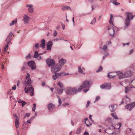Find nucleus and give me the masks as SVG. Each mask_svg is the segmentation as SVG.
Segmentation results:
<instances>
[{
    "instance_id": "f257e3e1",
    "label": "nucleus",
    "mask_w": 135,
    "mask_h": 135,
    "mask_svg": "<svg viewBox=\"0 0 135 135\" xmlns=\"http://www.w3.org/2000/svg\"><path fill=\"white\" fill-rule=\"evenodd\" d=\"M51 70L53 73L55 74L54 75L52 78L54 80L59 78V73H58L59 71V65L58 64H55L51 68Z\"/></svg>"
},
{
    "instance_id": "f03ea898",
    "label": "nucleus",
    "mask_w": 135,
    "mask_h": 135,
    "mask_svg": "<svg viewBox=\"0 0 135 135\" xmlns=\"http://www.w3.org/2000/svg\"><path fill=\"white\" fill-rule=\"evenodd\" d=\"M126 14L127 16L124 21V23L126 26L125 27H127L130 25V21L133 20L134 16L132 13L130 12H127L126 13Z\"/></svg>"
},
{
    "instance_id": "7ed1b4c3",
    "label": "nucleus",
    "mask_w": 135,
    "mask_h": 135,
    "mask_svg": "<svg viewBox=\"0 0 135 135\" xmlns=\"http://www.w3.org/2000/svg\"><path fill=\"white\" fill-rule=\"evenodd\" d=\"M79 92L78 88L75 87H68L67 88L65 91V93L68 95L74 94Z\"/></svg>"
},
{
    "instance_id": "20e7f679",
    "label": "nucleus",
    "mask_w": 135,
    "mask_h": 135,
    "mask_svg": "<svg viewBox=\"0 0 135 135\" xmlns=\"http://www.w3.org/2000/svg\"><path fill=\"white\" fill-rule=\"evenodd\" d=\"M132 75V73L130 70L127 71L123 74L120 72L119 78V79H122L125 78L129 77L131 76Z\"/></svg>"
},
{
    "instance_id": "39448f33",
    "label": "nucleus",
    "mask_w": 135,
    "mask_h": 135,
    "mask_svg": "<svg viewBox=\"0 0 135 135\" xmlns=\"http://www.w3.org/2000/svg\"><path fill=\"white\" fill-rule=\"evenodd\" d=\"M82 85H81L78 88L79 92L81 90L84 88H89L90 83L89 81L85 80L82 83Z\"/></svg>"
},
{
    "instance_id": "423d86ee",
    "label": "nucleus",
    "mask_w": 135,
    "mask_h": 135,
    "mask_svg": "<svg viewBox=\"0 0 135 135\" xmlns=\"http://www.w3.org/2000/svg\"><path fill=\"white\" fill-rule=\"evenodd\" d=\"M13 35V34L12 32H10L6 40V41L7 43V44L4 50L5 52L8 49V44H10L11 43L10 41L12 40L11 37Z\"/></svg>"
},
{
    "instance_id": "0eeeda50",
    "label": "nucleus",
    "mask_w": 135,
    "mask_h": 135,
    "mask_svg": "<svg viewBox=\"0 0 135 135\" xmlns=\"http://www.w3.org/2000/svg\"><path fill=\"white\" fill-rule=\"evenodd\" d=\"M27 86H26L24 89L25 92L26 93H30V94L31 96L33 95L34 94V88L32 86L27 88Z\"/></svg>"
},
{
    "instance_id": "6e6552de",
    "label": "nucleus",
    "mask_w": 135,
    "mask_h": 135,
    "mask_svg": "<svg viewBox=\"0 0 135 135\" xmlns=\"http://www.w3.org/2000/svg\"><path fill=\"white\" fill-rule=\"evenodd\" d=\"M46 61L49 67L51 66L52 67L55 64L54 60L53 59H48Z\"/></svg>"
},
{
    "instance_id": "1a4fd4ad",
    "label": "nucleus",
    "mask_w": 135,
    "mask_h": 135,
    "mask_svg": "<svg viewBox=\"0 0 135 135\" xmlns=\"http://www.w3.org/2000/svg\"><path fill=\"white\" fill-rule=\"evenodd\" d=\"M30 75L28 73L26 76V80L25 81V84L28 86H30L32 82L31 79L30 78Z\"/></svg>"
},
{
    "instance_id": "9d476101",
    "label": "nucleus",
    "mask_w": 135,
    "mask_h": 135,
    "mask_svg": "<svg viewBox=\"0 0 135 135\" xmlns=\"http://www.w3.org/2000/svg\"><path fill=\"white\" fill-rule=\"evenodd\" d=\"M120 72L119 71L116 72H110L108 74V76L109 78H112L115 76L117 75L119 76L120 75Z\"/></svg>"
},
{
    "instance_id": "9b49d317",
    "label": "nucleus",
    "mask_w": 135,
    "mask_h": 135,
    "mask_svg": "<svg viewBox=\"0 0 135 135\" xmlns=\"http://www.w3.org/2000/svg\"><path fill=\"white\" fill-rule=\"evenodd\" d=\"M135 106V102L131 103L130 104H128L125 106V108L129 110H131Z\"/></svg>"
},
{
    "instance_id": "f8f14e48",
    "label": "nucleus",
    "mask_w": 135,
    "mask_h": 135,
    "mask_svg": "<svg viewBox=\"0 0 135 135\" xmlns=\"http://www.w3.org/2000/svg\"><path fill=\"white\" fill-rule=\"evenodd\" d=\"M28 65L32 70H33L36 69L35 62L34 61H29Z\"/></svg>"
},
{
    "instance_id": "ddd939ff",
    "label": "nucleus",
    "mask_w": 135,
    "mask_h": 135,
    "mask_svg": "<svg viewBox=\"0 0 135 135\" xmlns=\"http://www.w3.org/2000/svg\"><path fill=\"white\" fill-rule=\"evenodd\" d=\"M30 20V17L27 15H25L23 16V20L24 23L25 24H27L29 22Z\"/></svg>"
},
{
    "instance_id": "4468645a",
    "label": "nucleus",
    "mask_w": 135,
    "mask_h": 135,
    "mask_svg": "<svg viewBox=\"0 0 135 135\" xmlns=\"http://www.w3.org/2000/svg\"><path fill=\"white\" fill-rule=\"evenodd\" d=\"M66 62V60L64 59H61L60 60V70Z\"/></svg>"
},
{
    "instance_id": "2eb2a0df",
    "label": "nucleus",
    "mask_w": 135,
    "mask_h": 135,
    "mask_svg": "<svg viewBox=\"0 0 135 135\" xmlns=\"http://www.w3.org/2000/svg\"><path fill=\"white\" fill-rule=\"evenodd\" d=\"M100 87L102 89H108L110 87L108 83H105L101 85Z\"/></svg>"
},
{
    "instance_id": "dca6fc26",
    "label": "nucleus",
    "mask_w": 135,
    "mask_h": 135,
    "mask_svg": "<svg viewBox=\"0 0 135 135\" xmlns=\"http://www.w3.org/2000/svg\"><path fill=\"white\" fill-rule=\"evenodd\" d=\"M117 107V105L115 104H112L109 106V109L111 112H114Z\"/></svg>"
},
{
    "instance_id": "f3484780",
    "label": "nucleus",
    "mask_w": 135,
    "mask_h": 135,
    "mask_svg": "<svg viewBox=\"0 0 135 135\" xmlns=\"http://www.w3.org/2000/svg\"><path fill=\"white\" fill-rule=\"evenodd\" d=\"M33 57L38 60H41V56L38 54V52L36 51H35Z\"/></svg>"
},
{
    "instance_id": "a211bd4d",
    "label": "nucleus",
    "mask_w": 135,
    "mask_h": 135,
    "mask_svg": "<svg viewBox=\"0 0 135 135\" xmlns=\"http://www.w3.org/2000/svg\"><path fill=\"white\" fill-rule=\"evenodd\" d=\"M64 89V87L63 84L60 82V94L62 93Z\"/></svg>"
},
{
    "instance_id": "6ab92c4d",
    "label": "nucleus",
    "mask_w": 135,
    "mask_h": 135,
    "mask_svg": "<svg viewBox=\"0 0 135 135\" xmlns=\"http://www.w3.org/2000/svg\"><path fill=\"white\" fill-rule=\"evenodd\" d=\"M26 6L29 7L28 10L30 12L32 13L33 12V6L32 5H26Z\"/></svg>"
},
{
    "instance_id": "aec40b11",
    "label": "nucleus",
    "mask_w": 135,
    "mask_h": 135,
    "mask_svg": "<svg viewBox=\"0 0 135 135\" xmlns=\"http://www.w3.org/2000/svg\"><path fill=\"white\" fill-rule=\"evenodd\" d=\"M55 107V105H53L52 103H50L49 104L47 105V107L49 110L50 111Z\"/></svg>"
},
{
    "instance_id": "412c9836",
    "label": "nucleus",
    "mask_w": 135,
    "mask_h": 135,
    "mask_svg": "<svg viewBox=\"0 0 135 135\" xmlns=\"http://www.w3.org/2000/svg\"><path fill=\"white\" fill-rule=\"evenodd\" d=\"M45 40L44 39H42L41 41L40 46L43 49L45 47Z\"/></svg>"
},
{
    "instance_id": "4be33fe9",
    "label": "nucleus",
    "mask_w": 135,
    "mask_h": 135,
    "mask_svg": "<svg viewBox=\"0 0 135 135\" xmlns=\"http://www.w3.org/2000/svg\"><path fill=\"white\" fill-rule=\"evenodd\" d=\"M113 15L112 14H111L110 15V19L109 23L112 26H114V24L113 23Z\"/></svg>"
},
{
    "instance_id": "5701e85b",
    "label": "nucleus",
    "mask_w": 135,
    "mask_h": 135,
    "mask_svg": "<svg viewBox=\"0 0 135 135\" xmlns=\"http://www.w3.org/2000/svg\"><path fill=\"white\" fill-rule=\"evenodd\" d=\"M121 126V124L120 123H118V124H116L115 126V127H114V129H117L119 131L120 128Z\"/></svg>"
},
{
    "instance_id": "b1692460",
    "label": "nucleus",
    "mask_w": 135,
    "mask_h": 135,
    "mask_svg": "<svg viewBox=\"0 0 135 135\" xmlns=\"http://www.w3.org/2000/svg\"><path fill=\"white\" fill-rule=\"evenodd\" d=\"M15 126L16 128H18L19 127V119H15Z\"/></svg>"
},
{
    "instance_id": "393cba45",
    "label": "nucleus",
    "mask_w": 135,
    "mask_h": 135,
    "mask_svg": "<svg viewBox=\"0 0 135 135\" xmlns=\"http://www.w3.org/2000/svg\"><path fill=\"white\" fill-rule=\"evenodd\" d=\"M108 46L107 45H104L102 47H101L100 46L99 48L102 49L104 51H105L107 50Z\"/></svg>"
},
{
    "instance_id": "a878e982",
    "label": "nucleus",
    "mask_w": 135,
    "mask_h": 135,
    "mask_svg": "<svg viewBox=\"0 0 135 135\" xmlns=\"http://www.w3.org/2000/svg\"><path fill=\"white\" fill-rule=\"evenodd\" d=\"M115 33V30L113 28H112L109 31V34L111 36H113Z\"/></svg>"
},
{
    "instance_id": "bb28decb",
    "label": "nucleus",
    "mask_w": 135,
    "mask_h": 135,
    "mask_svg": "<svg viewBox=\"0 0 135 135\" xmlns=\"http://www.w3.org/2000/svg\"><path fill=\"white\" fill-rule=\"evenodd\" d=\"M78 70V72L79 73L84 75L85 74V73L83 71V70L82 69H81V67H79Z\"/></svg>"
},
{
    "instance_id": "cd10ccee",
    "label": "nucleus",
    "mask_w": 135,
    "mask_h": 135,
    "mask_svg": "<svg viewBox=\"0 0 135 135\" xmlns=\"http://www.w3.org/2000/svg\"><path fill=\"white\" fill-rule=\"evenodd\" d=\"M62 9L63 10V11H64L65 10H68V9H69L70 10H71V9L70 7L69 6H65L64 7H63Z\"/></svg>"
},
{
    "instance_id": "c85d7f7f",
    "label": "nucleus",
    "mask_w": 135,
    "mask_h": 135,
    "mask_svg": "<svg viewBox=\"0 0 135 135\" xmlns=\"http://www.w3.org/2000/svg\"><path fill=\"white\" fill-rule=\"evenodd\" d=\"M111 2H112L113 4L115 5H118L120 4V3H118L117 2L116 0H113L112 1H111Z\"/></svg>"
},
{
    "instance_id": "c756f323",
    "label": "nucleus",
    "mask_w": 135,
    "mask_h": 135,
    "mask_svg": "<svg viewBox=\"0 0 135 135\" xmlns=\"http://www.w3.org/2000/svg\"><path fill=\"white\" fill-rule=\"evenodd\" d=\"M17 21V20L16 19L15 20L13 21L12 22L10 23L9 25L10 26H12L15 23H16Z\"/></svg>"
},
{
    "instance_id": "7c9ffc66",
    "label": "nucleus",
    "mask_w": 135,
    "mask_h": 135,
    "mask_svg": "<svg viewBox=\"0 0 135 135\" xmlns=\"http://www.w3.org/2000/svg\"><path fill=\"white\" fill-rule=\"evenodd\" d=\"M96 18L95 17H94L91 22L90 24L93 25L96 22Z\"/></svg>"
},
{
    "instance_id": "2f4dec72",
    "label": "nucleus",
    "mask_w": 135,
    "mask_h": 135,
    "mask_svg": "<svg viewBox=\"0 0 135 135\" xmlns=\"http://www.w3.org/2000/svg\"><path fill=\"white\" fill-rule=\"evenodd\" d=\"M130 90L128 86H127L125 87V89L124 92L126 93H127L128 92V91Z\"/></svg>"
},
{
    "instance_id": "473e14b6",
    "label": "nucleus",
    "mask_w": 135,
    "mask_h": 135,
    "mask_svg": "<svg viewBox=\"0 0 135 135\" xmlns=\"http://www.w3.org/2000/svg\"><path fill=\"white\" fill-rule=\"evenodd\" d=\"M103 68L102 66H100L99 68L96 70V72L97 73L100 72L103 70Z\"/></svg>"
},
{
    "instance_id": "72a5a7b5",
    "label": "nucleus",
    "mask_w": 135,
    "mask_h": 135,
    "mask_svg": "<svg viewBox=\"0 0 135 135\" xmlns=\"http://www.w3.org/2000/svg\"><path fill=\"white\" fill-rule=\"evenodd\" d=\"M52 41H49L48 42L47 44V46H50L52 47Z\"/></svg>"
},
{
    "instance_id": "f704fd0d",
    "label": "nucleus",
    "mask_w": 135,
    "mask_h": 135,
    "mask_svg": "<svg viewBox=\"0 0 135 135\" xmlns=\"http://www.w3.org/2000/svg\"><path fill=\"white\" fill-rule=\"evenodd\" d=\"M81 129L80 128H78L77 129V130L76 131V133L77 134H79L81 132Z\"/></svg>"
},
{
    "instance_id": "c9c22d12",
    "label": "nucleus",
    "mask_w": 135,
    "mask_h": 135,
    "mask_svg": "<svg viewBox=\"0 0 135 135\" xmlns=\"http://www.w3.org/2000/svg\"><path fill=\"white\" fill-rule=\"evenodd\" d=\"M65 75V73L62 72L60 73V76H63Z\"/></svg>"
},
{
    "instance_id": "e433bc0d",
    "label": "nucleus",
    "mask_w": 135,
    "mask_h": 135,
    "mask_svg": "<svg viewBox=\"0 0 135 135\" xmlns=\"http://www.w3.org/2000/svg\"><path fill=\"white\" fill-rule=\"evenodd\" d=\"M111 115L115 119H117V116L114 113H112L111 114Z\"/></svg>"
},
{
    "instance_id": "4c0bfd02",
    "label": "nucleus",
    "mask_w": 135,
    "mask_h": 135,
    "mask_svg": "<svg viewBox=\"0 0 135 135\" xmlns=\"http://www.w3.org/2000/svg\"><path fill=\"white\" fill-rule=\"evenodd\" d=\"M27 103L26 102L24 101H21V104L22 105V106H23L26 104Z\"/></svg>"
},
{
    "instance_id": "58836bf2",
    "label": "nucleus",
    "mask_w": 135,
    "mask_h": 135,
    "mask_svg": "<svg viewBox=\"0 0 135 135\" xmlns=\"http://www.w3.org/2000/svg\"><path fill=\"white\" fill-rule=\"evenodd\" d=\"M33 107L32 108V110L34 112H35V110L36 108V104H33Z\"/></svg>"
},
{
    "instance_id": "ea45409f",
    "label": "nucleus",
    "mask_w": 135,
    "mask_h": 135,
    "mask_svg": "<svg viewBox=\"0 0 135 135\" xmlns=\"http://www.w3.org/2000/svg\"><path fill=\"white\" fill-rule=\"evenodd\" d=\"M61 25L62 27V28L63 30H64L65 29V25L64 24H63L62 23H61Z\"/></svg>"
},
{
    "instance_id": "a19ab883",
    "label": "nucleus",
    "mask_w": 135,
    "mask_h": 135,
    "mask_svg": "<svg viewBox=\"0 0 135 135\" xmlns=\"http://www.w3.org/2000/svg\"><path fill=\"white\" fill-rule=\"evenodd\" d=\"M39 46V44L38 43H36L35 45V47L36 48H38V46Z\"/></svg>"
},
{
    "instance_id": "79ce46f5",
    "label": "nucleus",
    "mask_w": 135,
    "mask_h": 135,
    "mask_svg": "<svg viewBox=\"0 0 135 135\" xmlns=\"http://www.w3.org/2000/svg\"><path fill=\"white\" fill-rule=\"evenodd\" d=\"M57 31H56L55 30L54 31V32L53 33L54 36V37L56 36V35H57Z\"/></svg>"
},
{
    "instance_id": "37998d69",
    "label": "nucleus",
    "mask_w": 135,
    "mask_h": 135,
    "mask_svg": "<svg viewBox=\"0 0 135 135\" xmlns=\"http://www.w3.org/2000/svg\"><path fill=\"white\" fill-rule=\"evenodd\" d=\"M31 57V55L30 54H29L27 56H26V59H28L29 58H30Z\"/></svg>"
},
{
    "instance_id": "c03bdc74",
    "label": "nucleus",
    "mask_w": 135,
    "mask_h": 135,
    "mask_svg": "<svg viewBox=\"0 0 135 135\" xmlns=\"http://www.w3.org/2000/svg\"><path fill=\"white\" fill-rule=\"evenodd\" d=\"M88 88L87 89H85L84 90H83V91L86 93V92L88 91L89 89V88Z\"/></svg>"
},
{
    "instance_id": "a18cd8bd",
    "label": "nucleus",
    "mask_w": 135,
    "mask_h": 135,
    "mask_svg": "<svg viewBox=\"0 0 135 135\" xmlns=\"http://www.w3.org/2000/svg\"><path fill=\"white\" fill-rule=\"evenodd\" d=\"M100 98V97H99L97 96L95 98V101L94 102V103H95V101H98V100H99Z\"/></svg>"
},
{
    "instance_id": "49530a36",
    "label": "nucleus",
    "mask_w": 135,
    "mask_h": 135,
    "mask_svg": "<svg viewBox=\"0 0 135 135\" xmlns=\"http://www.w3.org/2000/svg\"><path fill=\"white\" fill-rule=\"evenodd\" d=\"M51 46H47V50H51Z\"/></svg>"
},
{
    "instance_id": "de8ad7c7",
    "label": "nucleus",
    "mask_w": 135,
    "mask_h": 135,
    "mask_svg": "<svg viewBox=\"0 0 135 135\" xmlns=\"http://www.w3.org/2000/svg\"><path fill=\"white\" fill-rule=\"evenodd\" d=\"M33 118H31L30 120H28L27 121V123H31V122L30 121V120H32V119H33Z\"/></svg>"
},
{
    "instance_id": "09e8293b",
    "label": "nucleus",
    "mask_w": 135,
    "mask_h": 135,
    "mask_svg": "<svg viewBox=\"0 0 135 135\" xmlns=\"http://www.w3.org/2000/svg\"><path fill=\"white\" fill-rule=\"evenodd\" d=\"M90 103V102L89 101H88L87 102V104L86 105V107H88Z\"/></svg>"
},
{
    "instance_id": "8fccbe9b",
    "label": "nucleus",
    "mask_w": 135,
    "mask_h": 135,
    "mask_svg": "<svg viewBox=\"0 0 135 135\" xmlns=\"http://www.w3.org/2000/svg\"><path fill=\"white\" fill-rule=\"evenodd\" d=\"M85 124H86V126H89L90 125L88 124H86V121L88 120V118H85Z\"/></svg>"
},
{
    "instance_id": "3c124183",
    "label": "nucleus",
    "mask_w": 135,
    "mask_h": 135,
    "mask_svg": "<svg viewBox=\"0 0 135 135\" xmlns=\"http://www.w3.org/2000/svg\"><path fill=\"white\" fill-rule=\"evenodd\" d=\"M13 116L15 117H16V119H19L17 116L16 115V114H13Z\"/></svg>"
},
{
    "instance_id": "603ef678",
    "label": "nucleus",
    "mask_w": 135,
    "mask_h": 135,
    "mask_svg": "<svg viewBox=\"0 0 135 135\" xmlns=\"http://www.w3.org/2000/svg\"><path fill=\"white\" fill-rule=\"evenodd\" d=\"M129 43L128 42L127 43H123V45L124 46H125L126 45L128 46L129 44Z\"/></svg>"
},
{
    "instance_id": "864d4df0",
    "label": "nucleus",
    "mask_w": 135,
    "mask_h": 135,
    "mask_svg": "<svg viewBox=\"0 0 135 135\" xmlns=\"http://www.w3.org/2000/svg\"><path fill=\"white\" fill-rule=\"evenodd\" d=\"M30 115V113H27L25 115V117H28Z\"/></svg>"
},
{
    "instance_id": "5fc2aeb1",
    "label": "nucleus",
    "mask_w": 135,
    "mask_h": 135,
    "mask_svg": "<svg viewBox=\"0 0 135 135\" xmlns=\"http://www.w3.org/2000/svg\"><path fill=\"white\" fill-rule=\"evenodd\" d=\"M55 89L56 90V93H58L59 92V90H58V88H55Z\"/></svg>"
},
{
    "instance_id": "6e6d98bb",
    "label": "nucleus",
    "mask_w": 135,
    "mask_h": 135,
    "mask_svg": "<svg viewBox=\"0 0 135 135\" xmlns=\"http://www.w3.org/2000/svg\"><path fill=\"white\" fill-rule=\"evenodd\" d=\"M84 135H89L88 133L87 132L85 131L84 133Z\"/></svg>"
},
{
    "instance_id": "4d7b16f0",
    "label": "nucleus",
    "mask_w": 135,
    "mask_h": 135,
    "mask_svg": "<svg viewBox=\"0 0 135 135\" xmlns=\"http://www.w3.org/2000/svg\"><path fill=\"white\" fill-rule=\"evenodd\" d=\"M16 86L15 85H14V86H13L12 87V89L15 90L16 89Z\"/></svg>"
},
{
    "instance_id": "13d9d810",
    "label": "nucleus",
    "mask_w": 135,
    "mask_h": 135,
    "mask_svg": "<svg viewBox=\"0 0 135 135\" xmlns=\"http://www.w3.org/2000/svg\"><path fill=\"white\" fill-rule=\"evenodd\" d=\"M58 40V38H56V39H54L52 40V41H57Z\"/></svg>"
},
{
    "instance_id": "bf43d9fd",
    "label": "nucleus",
    "mask_w": 135,
    "mask_h": 135,
    "mask_svg": "<svg viewBox=\"0 0 135 135\" xmlns=\"http://www.w3.org/2000/svg\"><path fill=\"white\" fill-rule=\"evenodd\" d=\"M111 134H112V135H115L116 134V133L115 132H112L111 133H109L110 135Z\"/></svg>"
},
{
    "instance_id": "052dcab7",
    "label": "nucleus",
    "mask_w": 135,
    "mask_h": 135,
    "mask_svg": "<svg viewBox=\"0 0 135 135\" xmlns=\"http://www.w3.org/2000/svg\"><path fill=\"white\" fill-rule=\"evenodd\" d=\"M25 69V67L24 66H23L22 67L21 69V70L22 71H23V70H24Z\"/></svg>"
},
{
    "instance_id": "680f3d73",
    "label": "nucleus",
    "mask_w": 135,
    "mask_h": 135,
    "mask_svg": "<svg viewBox=\"0 0 135 135\" xmlns=\"http://www.w3.org/2000/svg\"><path fill=\"white\" fill-rule=\"evenodd\" d=\"M133 49H132L130 50V54H131L132 52H133Z\"/></svg>"
},
{
    "instance_id": "e2e57ef3",
    "label": "nucleus",
    "mask_w": 135,
    "mask_h": 135,
    "mask_svg": "<svg viewBox=\"0 0 135 135\" xmlns=\"http://www.w3.org/2000/svg\"><path fill=\"white\" fill-rule=\"evenodd\" d=\"M71 124L72 126H74V123L72 120H71Z\"/></svg>"
},
{
    "instance_id": "0e129e2a",
    "label": "nucleus",
    "mask_w": 135,
    "mask_h": 135,
    "mask_svg": "<svg viewBox=\"0 0 135 135\" xmlns=\"http://www.w3.org/2000/svg\"><path fill=\"white\" fill-rule=\"evenodd\" d=\"M91 117L92 115H89V119L91 120L92 121H93V120L92 119Z\"/></svg>"
},
{
    "instance_id": "69168bd1",
    "label": "nucleus",
    "mask_w": 135,
    "mask_h": 135,
    "mask_svg": "<svg viewBox=\"0 0 135 135\" xmlns=\"http://www.w3.org/2000/svg\"><path fill=\"white\" fill-rule=\"evenodd\" d=\"M42 86H44L45 85V83L44 82H43L42 84Z\"/></svg>"
},
{
    "instance_id": "338daca9",
    "label": "nucleus",
    "mask_w": 135,
    "mask_h": 135,
    "mask_svg": "<svg viewBox=\"0 0 135 135\" xmlns=\"http://www.w3.org/2000/svg\"><path fill=\"white\" fill-rule=\"evenodd\" d=\"M123 102H123V98L122 99V102H121V104H120L119 105H121V104H122L123 103Z\"/></svg>"
},
{
    "instance_id": "774afa93",
    "label": "nucleus",
    "mask_w": 135,
    "mask_h": 135,
    "mask_svg": "<svg viewBox=\"0 0 135 135\" xmlns=\"http://www.w3.org/2000/svg\"><path fill=\"white\" fill-rule=\"evenodd\" d=\"M62 105H63V106H66L67 105H69V104L68 103L67 104L66 103H65L64 104H63Z\"/></svg>"
}]
</instances>
